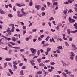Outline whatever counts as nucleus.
<instances>
[{
  "label": "nucleus",
  "instance_id": "7",
  "mask_svg": "<svg viewBox=\"0 0 77 77\" xmlns=\"http://www.w3.org/2000/svg\"><path fill=\"white\" fill-rule=\"evenodd\" d=\"M68 20L70 23H72V19L71 18V17H69Z\"/></svg>",
  "mask_w": 77,
  "mask_h": 77
},
{
  "label": "nucleus",
  "instance_id": "45",
  "mask_svg": "<svg viewBox=\"0 0 77 77\" xmlns=\"http://www.w3.org/2000/svg\"><path fill=\"white\" fill-rule=\"evenodd\" d=\"M31 64L32 65V66H35V64L34 63H33V62H31Z\"/></svg>",
  "mask_w": 77,
  "mask_h": 77
},
{
  "label": "nucleus",
  "instance_id": "46",
  "mask_svg": "<svg viewBox=\"0 0 77 77\" xmlns=\"http://www.w3.org/2000/svg\"><path fill=\"white\" fill-rule=\"evenodd\" d=\"M70 59L71 60H74V57H73L72 56H71L70 57Z\"/></svg>",
  "mask_w": 77,
  "mask_h": 77
},
{
  "label": "nucleus",
  "instance_id": "11",
  "mask_svg": "<svg viewBox=\"0 0 77 77\" xmlns=\"http://www.w3.org/2000/svg\"><path fill=\"white\" fill-rule=\"evenodd\" d=\"M16 5L17 6H18L19 7H21V5H20L19 3H16Z\"/></svg>",
  "mask_w": 77,
  "mask_h": 77
},
{
  "label": "nucleus",
  "instance_id": "47",
  "mask_svg": "<svg viewBox=\"0 0 77 77\" xmlns=\"http://www.w3.org/2000/svg\"><path fill=\"white\" fill-rule=\"evenodd\" d=\"M37 31V29H33L32 30V31L33 32H36Z\"/></svg>",
  "mask_w": 77,
  "mask_h": 77
},
{
  "label": "nucleus",
  "instance_id": "53",
  "mask_svg": "<svg viewBox=\"0 0 77 77\" xmlns=\"http://www.w3.org/2000/svg\"><path fill=\"white\" fill-rule=\"evenodd\" d=\"M69 41H72V38H69Z\"/></svg>",
  "mask_w": 77,
  "mask_h": 77
},
{
  "label": "nucleus",
  "instance_id": "13",
  "mask_svg": "<svg viewBox=\"0 0 77 77\" xmlns=\"http://www.w3.org/2000/svg\"><path fill=\"white\" fill-rule=\"evenodd\" d=\"M67 32L68 34H70L71 31H70V29H67Z\"/></svg>",
  "mask_w": 77,
  "mask_h": 77
},
{
  "label": "nucleus",
  "instance_id": "28",
  "mask_svg": "<svg viewBox=\"0 0 77 77\" xmlns=\"http://www.w3.org/2000/svg\"><path fill=\"white\" fill-rule=\"evenodd\" d=\"M41 11H44L45 10V8L44 7H42L41 9Z\"/></svg>",
  "mask_w": 77,
  "mask_h": 77
},
{
  "label": "nucleus",
  "instance_id": "40",
  "mask_svg": "<svg viewBox=\"0 0 77 77\" xmlns=\"http://www.w3.org/2000/svg\"><path fill=\"white\" fill-rule=\"evenodd\" d=\"M42 16H44V15H45V12H42Z\"/></svg>",
  "mask_w": 77,
  "mask_h": 77
},
{
  "label": "nucleus",
  "instance_id": "48",
  "mask_svg": "<svg viewBox=\"0 0 77 77\" xmlns=\"http://www.w3.org/2000/svg\"><path fill=\"white\" fill-rule=\"evenodd\" d=\"M34 23V22H32V23H30V24H29V27H30V26H31L32 25V24Z\"/></svg>",
  "mask_w": 77,
  "mask_h": 77
},
{
  "label": "nucleus",
  "instance_id": "58",
  "mask_svg": "<svg viewBox=\"0 0 77 77\" xmlns=\"http://www.w3.org/2000/svg\"><path fill=\"white\" fill-rule=\"evenodd\" d=\"M54 56H55V57H57V54H54Z\"/></svg>",
  "mask_w": 77,
  "mask_h": 77
},
{
  "label": "nucleus",
  "instance_id": "3",
  "mask_svg": "<svg viewBox=\"0 0 77 77\" xmlns=\"http://www.w3.org/2000/svg\"><path fill=\"white\" fill-rule=\"evenodd\" d=\"M8 45L9 47H11V48H20L19 47H13L12 46V45L10 44H8Z\"/></svg>",
  "mask_w": 77,
  "mask_h": 77
},
{
  "label": "nucleus",
  "instance_id": "31",
  "mask_svg": "<svg viewBox=\"0 0 77 77\" xmlns=\"http://www.w3.org/2000/svg\"><path fill=\"white\" fill-rule=\"evenodd\" d=\"M22 68L23 69H26V66H23L22 67Z\"/></svg>",
  "mask_w": 77,
  "mask_h": 77
},
{
  "label": "nucleus",
  "instance_id": "5",
  "mask_svg": "<svg viewBox=\"0 0 77 77\" xmlns=\"http://www.w3.org/2000/svg\"><path fill=\"white\" fill-rule=\"evenodd\" d=\"M0 13L1 14H6V12L5 11H3L2 10H0Z\"/></svg>",
  "mask_w": 77,
  "mask_h": 77
},
{
  "label": "nucleus",
  "instance_id": "26",
  "mask_svg": "<svg viewBox=\"0 0 77 77\" xmlns=\"http://www.w3.org/2000/svg\"><path fill=\"white\" fill-rule=\"evenodd\" d=\"M37 54L38 56H39V54H40V51H39V50L38 51H37Z\"/></svg>",
  "mask_w": 77,
  "mask_h": 77
},
{
  "label": "nucleus",
  "instance_id": "39",
  "mask_svg": "<svg viewBox=\"0 0 77 77\" xmlns=\"http://www.w3.org/2000/svg\"><path fill=\"white\" fill-rule=\"evenodd\" d=\"M20 56H22V58H24V57H25L24 55H23L21 54H20Z\"/></svg>",
  "mask_w": 77,
  "mask_h": 77
},
{
  "label": "nucleus",
  "instance_id": "38",
  "mask_svg": "<svg viewBox=\"0 0 77 77\" xmlns=\"http://www.w3.org/2000/svg\"><path fill=\"white\" fill-rule=\"evenodd\" d=\"M23 63H20L19 64V65L20 66H23Z\"/></svg>",
  "mask_w": 77,
  "mask_h": 77
},
{
  "label": "nucleus",
  "instance_id": "34",
  "mask_svg": "<svg viewBox=\"0 0 77 77\" xmlns=\"http://www.w3.org/2000/svg\"><path fill=\"white\" fill-rule=\"evenodd\" d=\"M17 16L19 17H22V14H18Z\"/></svg>",
  "mask_w": 77,
  "mask_h": 77
},
{
  "label": "nucleus",
  "instance_id": "21",
  "mask_svg": "<svg viewBox=\"0 0 77 77\" xmlns=\"http://www.w3.org/2000/svg\"><path fill=\"white\" fill-rule=\"evenodd\" d=\"M22 13L23 15H24V16H26V13L25 12L22 11Z\"/></svg>",
  "mask_w": 77,
  "mask_h": 77
},
{
  "label": "nucleus",
  "instance_id": "6",
  "mask_svg": "<svg viewBox=\"0 0 77 77\" xmlns=\"http://www.w3.org/2000/svg\"><path fill=\"white\" fill-rule=\"evenodd\" d=\"M73 26H74V27L75 28V29L76 30L77 29V23H75L73 25Z\"/></svg>",
  "mask_w": 77,
  "mask_h": 77
},
{
  "label": "nucleus",
  "instance_id": "23",
  "mask_svg": "<svg viewBox=\"0 0 77 77\" xmlns=\"http://www.w3.org/2000/svg\"><path fill=\"white\" fill-rule=\"evenodd\" d=\"M50 60H46L44 62V63H46L47 62H50Z\"/></svg>",
  "mask_w": 77,
  "mask_h": 77
},
{
  "label": "nucleus",
  "instance_id": "55",
  "mask_svg": "<svg viewBox=\"0 0 77 77\" xmlns=\"http://www.w3.org/2000/svg\"><path fill=\"white\" fill-rule=\"evenodd\" d=\"M48 24L49 25V26L50 27H51V23H50V22H48Z\"/></svg>",
  "mask_w": 77,
  "mask_h": 77
},
{
  "label": "nucleus",
  "instance_id": "24",
  "mask_svg": "<svg viewBox=\"0 0 77 77\" xmlns=\"http://www.w3.org/2000/svg\"><path fill=\"white\" fill-rule=\"evenodd\" d=\"M50 39V36H48L46 38L45 40H46V41H48V39Z\"/></svg>",
  "mask_w": 77,
  "mask_h": 77
},
{
  "label": "nucleus",
  "instance_id": "43",
  "mask_svg": "<svg viewBox=\"0 0 77 77\" xmlns=\"http://www.w3.org/2000/svg\"><path fill=\"white\" fill-rule=\"evenodd\" d=\"M56 29H57V30H59V27L58 26H57Z\"/></svg>",
  "mask_w": 77,
  "mask_h": 77
},
{
  "label": "nucleus",
  "instance_id": "4",
  "mask_svg": "<svg viewBox=\"0 0 77 77\" xmlns=\"http://www.w3.org/2000/svg\"><path fill=\"white\" fill-rule=\"evenodd\" d=\"M35 8H37V10H39L40 8H41V6L39 5H35Z\"/></svg>",
  "mask_w": 77,
  "mask_h": 77
},
{
  "label": "nucleus",
  "instance_id": "64",
  "mask_svg": "<svg viewBox=\"0 0 77 77\" xmlns=\"http://www.w3.org/2000/svg\"><path fill=\"white\" fill-rule=\"evenodd\" d=\"M75 60L77 62V55L75 57Z\"/></svg>",
  "mask_w": 77,
  "mask_h": 77
},
{
  "label": "nucleus",
  "instance_id": "56",
  "mask_svg": "<svg viewBox=\"0 0 77 77\" xmlns=\"http://www.w3.org/2000/svg\"><path fill=\"white\" fill-rule=\"evenodd\" d=\"M73 18H75V19H77V17L75 16H73Z\"/></svg>",
  "mask_w": 77,
  "mask_h": 77
},
{
  "label": "nucleus",
  "instance_id": "2",
  "mask_svg": "<svg viewBox=\"0 0 77 77\" xmlns=\"http://www.w3.org/2000/svg\"><path fill=\"white\" fill-rule=\"evenodd\" d=\"M30 50H31V52L32 53H36V49L33 48H31Z\"/></svg>",
  "mask_w": 77,
  "mask_h": 77
},
{
  "label": "nucleus",
  "instance_id": "44",
  "mask_svg": "<svg viewBox=\"0 0 77 77\" xmlns=\"http://www.w3.org/2000/svg\"><path fill=\"white\" fill-rule=\"evenodd\" d=\"M69 12L71 13V12H73V11L72 10L70 9L69 10Z\"/></svg>",
  "mask_w": 77,
  "mask_h": 77
},
{
  "label": "nucleus",
  "instance_id": "32",
  "mask_svg": "<svg viewBox=\"0 0 77 77\" xmlns=\"http://www.w3.org/2000/svg\"><path fill=\"white\" fill-rule=\"evenodd\" d=\"M53 20H54V18H53V17H51V18L49 19V20L51 21Z\"/></svg>",
  "mask_w": 77,
  "mask_h": 77
},
{
  "label": "nucleus",
  "instance_id": "42",
  "mask_svg": "<svg viewBox=\"0 0 77 77\" xmlns=\"http://www.w3.org/2000/svg\"><path fill=\"white\" fill-rule=\"evenodd\" d=\"M10 44H12V45H15V43H12L11 42H9Z\"/></svg>",
  "mask_w": 77,
  "mask_h": 77
},
{
  "label": "nucleus",
  "instance_id": "25",
  "mask_svg": "<svg viewBox=\"0 0 77 77\" xmlns=\"http://www.w3.org/2000/svg\"><path fill=\"white\" fill-rule=\"evenodd\" d=\"M13 64H14V65H17L18 64V63H17L16 61H13Z\"/></svg>",
  "mask_w": 77,
  "mask_h": 77
},
{
  "label": "nucleus",
  "instance_id": "51",
  "mask_svg": "<svg viewBox=\"0 0 77 77\" xmlns=\"http://www.w3.org/2000/svg\"><path fill=\"white\" fill-rule=\"evenodd\" d=\"M69 3L67 1H66L64 2V4H66V5L68 4Z\"/></svg>",
  "mask_w": 77,
  "mask_h": 77
},
{
  "label": "nucleus",
  "instance_id": "10",
  "mask_svg": "<svg viewBox=\"0 0 77 77\" xmlns=\"http://www.w3.org/2000/svg\"><path fill=\"white\" fill-rule=\"evenodd\" d=\"M72 47H73L74 48H76V46H75V45H74L73 43H72Z\"/></svg>",
  "mask_w": 77,
  "mask_h": 77
},
{
  "label": "nucleus",
  "instance_id": "41",
  "mask_svg": "<svg viewBox=\"0 0 77 77\" xmlns=\"http://www.w3.org/2000/svg\"><path fill=\"white\" fill-rule=\"evenodd\" d=\"M13 9L14 11H16V9H15V6L13 7Z\"/></svg>",
  "mask_w": 77,
  "mask_h": 77
},
{
  "label": "nucleus",
  "instance_id": "29",
  "mask_svg": "<svg viewBox=\"0 0 77 77\" xmlns=\"http://www.w3.org/2000/svg\"><path fill=\"white\" fill-rule=\"evenodd\" d=\"M68 2L70 3H72V1L71 0H67Z\"/></svg>",
  "mask_w": 77,
  "mask_h": 77
},
{
  "label": "nucleus",
  "instance_id": "19",
  "mask_svg": "<svg viewBox=\"0 0 77 77\" xmlns=\"http://www.w3.org/2000/svg\"><path fill=\"white\" fill-rule=\"evenodd\" d=\"M11 60V58H6V59H5V60H6V61H10Z\"/></svg>",
  "mask_w": 77,
  "mask_h": 77
},
{
  "label": "nucleus",
  "instance_id": "57",
  "mask_svg": "<svg viewBox=\"0 0 77 77\" xmlns=\"http://www.w3.org/2000/svg\"><path fill=\"white\" fill-rule=\"evenodd\" d=\"M44 37V35H42L40 36V38H43Z\"/></svg>",
  "mask_w": 77,
  "mask_h": 77
},
{
  "label": "nucleus",
  "instance_id": "61",
  "mask_svg": "<svg viewBox=\"0 0 77 77\" xmlns=\"http://www.w3.org/2000/svg\"><path fill=\"white\" fill-rule=\"evenodd\" d=\"M26 33V31H23V35H25V34Z\"/></svg>",
  "mask_w": 77,
  "mask_h": 77
},
{
  "label": "nucleus",
  "instance_id": "22",
  "mask_svg": "<svg viewBox=\"0 0 77 77\" xmlns=\"http://www.w3.org/2000/svg\"><path fill=\"white\" fill-rule=\"evenodd\" d=\"M37 74H42V71H38L37 72Z\"/></svg>",
  "mask_w": 77,
  "mask_h": 77
},
{
  "label": "nucleus",
  "instance_id": "17",
  "mask_svg": "<svg viewBox=\"0 0 77 77\" xmlns=\"http://www.w3.org/2000/svg\"><path fill=\"white\" fill-rule=\"evenodd\" d=\"M39 66H45V65L42 63H40L39 64Z\"/></svg>",
  "mask_w": 77,
  "mask_h": 77
},
{
  "label": "nucleus",
  "instance_id": "18",
  "mask_svg": "<svg viewBox=\"0 0 77 77\" xmlns=\"http://www.w3.org/2000/svg\"><path fill=\"white\" fill-rule=\"evenodd\" d=\"M58 3H57V2H54L53 3V5H55V6L57 5Z\"/></svg>",
  "mask_w": 77,
  "mask_h": 77
},
{
  "label": "nucleus",
  "instance_id": "8",
  "mask_svg": "<svg viewBox=\"0 0 77 77\" xmlns=\"http://www.w3.org/2000/svg\"><path fill=\"white\" fill-rule=\"evenodd\" d=\"M8 16L10 18H13V15L12 14H8Z\"/></svg>",
  "mask_w": 77,
  "mask_h": 77
},
{
  "label": "nucleus",
  "instance_id": "33",
  "mask_svg": "<svg viewBox=\"0 0 77 77\" xmlns=\"http://www.w3.org/2000/svg\"><path fill=\"white\" fill-rule=\"evenodd\" d=\"M13 67L14 69H17V66L15 65V64L13 65Z\"/></svg>",
  "mask_w": 77,
  "mask_h": 77
},
{
  "label": "nucleus",
  "instance_id": "30",
  "mask_svg": "<svg viewBox=\"0 0 77 77\" xmlns=\"http://www.w3.org/2000/svg\"><path fill=\"white\" fill-rule=\"evenodd\" d=\"M68 11V9H66V10H64V12L65 14H66L67 13V12Z\"/></svg>",
  "mask_w": 77,
  "mask_h": 77
},
{
  "label": "nucleus",
  "instance_id": "63",
  "mask_svg": "<svg viewBox=\"0 0 77 77\" xmlns=\"http://www.w3.org/2000/svg\"><path fill=\"white\" fill-rule=\"evenodd\" d=\"M70 77H74V75H73L72 74H71V75H70Z\"/></svg>",
  "mask_w": 77,
  "mask_h": 77
},
{
  "label": "nucleus",
  "instance_id": "60",
  "mask_svg": "<svg viewBox=\"0 0 77 77\" xmlns=\"http://www.w3.org/2000/svg\"><path fill=\"white\" fill-rule=\"evenodd\" d=\"M16 31H17V32H20V29L18 28L16 29Z\"/></svg>",
  "mask_w": 77,
  "mask_h": 77
},
{
  "label": "nucleus",
  "instance_id": "27",
  "mask_svg": "<svg viewBox=\"0 0 77 77\" xmlns=\"http://www.w3.org/2000/svg\"><path fill=\"white\" fill-rule=\"evenodd\" d=\"M37 61H38V63H40L41 62V59H37Z\"/></svg>",
  "mask_w": 77,
  "mask_h": 77
},
{
  "label": "nucleus",
  "instance_id": "36",
  "mask_svg": "<svg viewBox=\"0 0 77 77\" xmlns=\"http://www.w3.org/2000/svg\"><path fill=\"white\" fill-rule=\"evenodd\" d=\"M55 64V63L54 62H52L50 63V65H54Z\"/></svg>",
  "mask_w": 77,
  "mask_h": 77
},
{
  "label": "nucleus",
  "instance_id": "9",
  "mask_svg": "<svg viewBox=\"0 0 77 77\" xmlns=\"http://www.w3.org/2000/svg\"><path fill=\"white\" fill-rule=\"evenodd\" d=\"M47 5H48V7H49V6H50V5H52V4L50 3L49 2H47Z\"/></svg>",
  "mask_w": 77,
  "mask_h": 77
},
{
  "label": "nucleus",
  "instance_id": "59",
  "mask_svg": "<svg viewBox=\"0 0 77 77\" xmlns=\"http://www.w3.org/2000/svg\"><path fill=\"white\" fill-rule=\"evenodd\" d=\"M38 41H41L42 40V39H41V38L40 37H38Z\"/></svg>",
  "mask_w": 77,
  "mask_h": 77
},
{
  "label": "nucleus",
  "instance_id": "35",
  "mask_svg": "<svg viewBox=\"0 0 77 77\" xmlns=\"http://www.w3.org/2000/svg\"><path fill=\"white\" fill-rule=\"evenodd\" d=\"M48 44H47V43L45 44L44 45V47H46L47 46H48Z\"/></svg>",
  "mask_w": 77,
  "mask_h": 77
},
{
  "label": "nucleus",
  "instance_id": "14",
  "mask_svg": "<svg viewBox=\"0 0 77 77\" xmlns=\"http://www.w3.org/2000/svg\"><path fill=\"white\" fill-rule=\"evenodd\" d=\"M30 2L29 3V6H32V5H33V3H32V2H32V0H30Z\"/></svg>",
  "mask_w": 77,
  "mask_h": 77
},
{
  "label": "nucleus",
  "instance_id": "37",
  "mask_svg": "<svg viewBox=\"0 0 77 77\" xmlns=\"http://www.w3.org/2000/svg\"><path fill=\"white\" fill-rule=\"evenodd\" d=\"M50 50H51V49L50 48H47V51H48V52H49Z\"/></svg>",
  "mask_w": 77,
  "mask_h": 77
},
{
  "label": "nucleus",
  "instance_id": "15",
  "mask_svg": "<svg viewBox=\"0 0 77 77\" xmlns=\"http://www.w3.org/2000/svg\"><path fill=\"white\" fill-rule=\"evenodd\" d=\"M20 74L21 75H24V73H23V71L21 70L20 72Z\"/></svg>",
  "mask_w": 77,
  "mask_h": 77
},
{
  "label": "nucleus",
  "instance_id": "62",
  "mask_svg": "<svg viewBox=\"0 0 77 77\" xmlns=\"http://www.w3.org/2000/svg\"><path fill=\"white\" fill-rule=\"evenodd\" d=\"M65 44L66 46H68V45H68V43L67 42H65Z\"/></svg>",
  "mask_w": 77,
  "mask_h": 77
},
{
  "label": "nucleus",
  "instance_id": "20",
  "mask_svg": "<svg viewBox=\"0 0 77 77\" xmlns=\"http://www.w3.org/2000/svg\"><path fill=\"white\" fill-rule=\"evenodd\" d=\"M71 56L74 57L75 56V55L74 54V53L73 52H71Z\"/></svg>",
  "mask_w": 77,
  "mask_h": 77
},
{
  "label": "nucleus",
  "instance_id": "1",
  "mask_svg": "<svg viewBox=\"0 0 77 77\" xmlns=\"http://www.w3.org/2000/svg\"><path fill=\"white\" fill-rule=\"evenodd\" d=\"M14 24H10V26L12 27V29L11 31L10 30V28H8V30L7 31V32L8 34H9L10 35H12V32H14V31L15 30V27L14 26Z\"/></svg>",
  "mask_w": 77,
  "mask_h": 77
},
{
  "label": "nucleus",
  "instance_id": "52",
  "mask_svg": "<svg viewBox=\"0 0 77 77\" xmlns=\"http://www.w3.org/2000/svg\"><path fill=\"white\" fill-rule=\"evenodd\" d=\"M56 52H57V53H61L60 51L58 50H56Z\"/></svg>",
  "mask_w": 77,
  "mask_h": 77
},
{
  "label": "nucleus",
  "instance_id": "54",
  "mask_svg": "<svg viewBox=\"0 0 77 77\" xmlns=\"http://www.w3.org/2000/svg\"><path fill=\"white\" fill-rule=\"evenodd\" d=\"M57 48H62V46H58Z\"/></svg>",
  "mask_w": 77,
  "mask_h": 77
},
{
  "label": "nucleus",
  "instance_id": "12",
  "mask_svg": "<svg viewBox=\"0 0 77 77\" xmlns=\"http://www.w3.org/2000/svg\"><path fill=\"white\" fill-rule=\"evenodd\" d=\"M9 71L11 74H14V73L12 72V69H9Z\"/></svg>",
  "mask_w": 77,
  "mask_h": 77
},
{
  "label": "nucleus",
  "instance_id": "16",
  "mask_svg": "<svg viewBox=\"0 0 77 77\" xmlns=\"http://www.w3.org/2000/svg\"><path fill=\"white\" fill-rule=\"evenodd\" d=\"M12 40L13 41L15 42L16 41V38L15 37H12Z\"/></svg>",
  "mask_w": 77,
  "mask_h": 77
},
{
  "label": "nucleus",
  "instance_id": "50",
  "mask_svg": "<svg viewBox=\"0 0 77 77\" xmlns=\"http://www.w3.org/2000/svg\"><path fill=\"white\" fill-rule=\"evenodd\" d=\"M8 65H9V66H10V67H12V64L11 63H8Z\"/></svg>",
  "mask_w": 77,
  "mask_h": 77
},
{
  "label": "nucleus",
  "instance_id": "49",
  "mask_svg": "<svg viewBox=\"0 0 77 77\" xmlns=\"http://www.w3.org/2000/svg\"><path fill=\"white\" fill-rule=\"evenodd\" d=\"M49 72H51V71H53V69H48V70Z\"/></svg>",
  "mask_w": 77,
  "mask_h": 77
}]
</instances>
